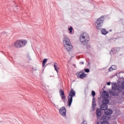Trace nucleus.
<instances>
[{
  "mask_svg": "<svg viewBox=\"0 0 124 124\" xmlns=\"http://www.w3.org/2000/svg\"><path fill=\"white\" fill-rule=\"evenodd\" d=\"M109 102H110L109 99L107 98L104 99L102 101V104L100 107L102 110H104L105 114L101 117V120H110L111 119L110 115L113 114V110L111 109H108V105L107 104H108Z\"/></svg>",
  "mask_w": 124,
  "mask_h": 124,
  "instance_id": "nucleus-1",
  "label": "nucleus"
},
{
  "mask_svg": "<svg viewBox=\"0 0 124 124\" xmlns=\"http://www.w3.org/2000/svg\"><path fill=\"white\" fill-rule=\"evenodd\" d=\"M27 44V40H17L14 43V46L17 49L25 47Z\"/></svg>",
  "mask_w": 124,
  "mask_h": 124,
  "instance_id": "nucleus-2",
  "label": "nucleus"
},
{
  "mask_svg": "<svg viewBox=\"0 0 124 124\" xmlns=\"http://www.w3.org/2000/svg\"><path fill=\"white\" fill-rule=\"evenodd\" d=\"M63 43L64 47L68 50V51H71V49H72V45H71L70 40L67 37H65L63 38Z\"/></svg>",
  "mask_w": 124,
  "mask_h": 124,
  "instance_id": "nucleus-3",
  "label": "nucleus"
},
{
  "mask_svg": "<svg viewBox=\"0 0 124 124\" xmlns=\"http://www.w3.org/2000/svg\"><path fill=\"white\" fill-rule=\"evenodd\" d=\"M76 93L75 91L73 90V89H71L70 91V93H69V95L68 96V103L67 104L69 107L71 106V104H72V101H73V97L75 96Z\"/></svg>",
  "mask_w": 124,
  "mask_h": 124,
  "instance_id": "nucleus-4",
  "label": "nucleus"
},
{
  "mask_svg": "<svg viewBox=\"0 0 124 124\" xmlns=\"http://www.w3.org/2000/svg\"><path fill=\"white\" fill-rule=\"evenodd\" d=\"M79 40L82 44L88 43V41L90 40V36H89V34H88V33L86 32H83L81 34Z\"/></svg>",
  "mask_w": 124,
  "mask_h": 124,
  "instance_id": "nucleus-5",
  "label": "nucleus"
},
{
  "mask_svg": "<svg viewBox=\"0 0 124 124\" xmlns=\"http://www.w3.org/2000/svg\"><path fill=\"white\" fill-rule=\"evenodd\" d=\"M103 22H104V16H102L96 21L95 26H96V29L100 30L102 28V26H103Z\"/></svg>",
  "mask_w": 124,
  "mask_h": 124,
  "instance_id": "nucleus-6",
  "label": "nucleus"
},
{
  "mask_svg": "<svg viewBox=\"0 0 124 124\" xmlns=\"http://www.w3.org/2000/svg\"><path fill=\"white\" fill-rule=\"evenodd\" d=\"M112 90L113 91H118L119 93L122 92V90H124V81H123L121 85H117L116 84H113V86H112Z\"/></svg>",
  "mask_w": 124,
  "mask_h": 124,
  "instance_id": "nucleus-7",
  "label": "nucleus"
},
{
  "mask_svg": "<svg viewBox=\"0 0 124 124\" xmlns=\"http://www.w3.org/2000/svg\"><path fill=\"white\" fill-rule=\"evenodd\" d=\"M59 113L62 116L65 117L66 116V109L64 107H62L59 110Z\"/></svg>",
  "mask_w": 124,
  "mask_h": 124,
  "instance_id": "nucleus-8",
  "label": "nucleus"
},
{
  "mask_svg": "<svg viewBox=\"0 0 124 124\" xmlns=\"http://www.w3.org/2000/svg\"><path fill=\"white\" fill-rule=\"evenodd\" d=\"M83 72V70H80L79 72H78V73H77L76 75H77V76H79L80 79H83V78H86V76L87 75V74Z\"/></svg>",
  "mask_w": 124,
  "mask_h": 124,
  "instance_id": "nucleus-9",
  "label": "nucleus"
},
{
  "mask_svg": "<svg viewBox=\"0 0 124 124\" xmlns=\"http://www.w3.org/2000/svg\"><path fill=\"white\" fill-rule=\"evenodd\" d=\"M104 112V109H101V108L100 107V108H98L96 110V116H97V118L98 119H99V118H100V117H101V115L102 112Z\"/></svg>",
  "mask_w": 124,
  "mask_h": 124,
  "instance_id": "nucleus-10",
  "label": "nucleus"
},
{
  "mask_svg": "<svg viewBox=\"0 0 124 124\" xmlns=\"http://www.w3.org/2000/svg\"><path fill=\"white\" fill-rule=\"evenodd\" d=\"M120 49V47H114L110 50L109 54L110 55H114V54H116V53L119 52Z\"/></svg>",
  "mask_w": 124,
  "mask_h": 124,
  "instance_id": "nucleus-11",
  "label": "nucleus"
},
{
  "mask_svg": "<svg viewBox=\"0 0 124 124\" xmlns=\"http://www.w3.org/2000/svg\"><path fill=\"white\" fill-rule=\"evenodd\" d=\"M59 93L62 99H65V95L64 94V91L62 89H60L59 91Z\"/></svg>",
  "mask_w": 124,
  "mask_h": 124,
  "instance_id": "nucleus-12",
  "label": "nucleus"
},
{
  "mask_svg": "<svg viewBox=\"0 0 124 124\" xmlns=\"http://www.w3.org/2000/svg\"><path fill=\"white\" fill-rule=\"evenodd\" d=\"M102 96L104 98H106V97L108 98L109 97V93L107 92V91L105 90H103L102 93Z\"/></svg>",
  "mask_w": 124,
  "mask_h": 124,
  "instance_id": "nucleus-13",
  "label": "nucleus"
},
{
  "mask_svg": "<svg viewBox=\"0 0 124 124\" xmlns=\"http://www.w3.org/2000/svg\"><path fill=\"white\" fill-rule=\"evenodd\" d=\"M109 94L112 95V96H118L119 95V93H116L115 91H109Z\"/></svg>",
  "mask_w": 124,
  "mask_h": 124,
  "instance_id": "nucleus-14",
  "label": "nucleus"
},
{
  "mask_svg": "<svg viewBox=\"0 0 124 124\" xmlns=\"http://www.w3.org/2000/svg\"><path fill=\"white\" fill-rule=\"evenodd\" d=\"M101 32L103 34V35H106V34H108V31H106V29H102L101 30Z\"/></svg>",
  "mask_w": 124,
  "mask_h": 124,
  "instance_id": "nucleus-15",
  "label": "nucleus"
},
{
  "mask_svg": "<svg viewBox=\"0 0 124 124\" xmlns=\"http://www.w3.org/2000/svg\"><path fill=\"white\" fill-rule=\"evenodd\" d=\"M95 105H96V103L95 102V98H93L92 100V107L93 109L95 108Z\"/></svg>",
  "mask_w": 124,
  "mask_h": 124,
  "instance_id": "nucleus-16",
  "label": "nucleus"
},
{
  "mask_svg": "<svg viewBox=\"0 0 124 124\" xmlns=\"http://www.w3.org/2000/svg\"><path fill=\"white\" fill-rule=\"evenodd\" d=\"M47 61H48V59H44L43 61V63H42V66L43 67H44L45 66V64H46V62H47Z\"/></svg>",
  "mask_w": 124,
  "mask_h": 124,
  "instance_id": "nucleus-17",
  "label": "nucleus"
},
{
  "mask_svg": "<svg viewBox=\"0 0 124 124\" xmlns=\"http://www.w3.org/2000/svg\"><path fill=\"white\" fill-rule=\"evenodd\" d=\"M57 65H58V63H57L56 62H55L54 63V66L55 70H56V71H57L58 72V71H59V70H58V67H57Z\"/></svg>",
  "mask_w": 124,
  "mask_h": 124,
  "instance_id": "nucleus-18",
  "label": "nucleus"
},
{
  "mask_svg": "<svg viewBox=\"0 0 124 124\" xmlns=\"http://www.w3.org/2000/svg\"><path fill=\"white\" fill-rule=\"evenodd\" d=\"M101 124H109V122L107 120H104L101 122Z\"/></svg>",
  "mask_w": 124,
  "mask_h": 124,
  "instance_id": "nucleus-19",
  "label": "nucleus"
},
{
  "mask_svg": "<svg viewBox=\"0 0 124 124\" xmlns=\"http://www.w3.org/2000/svg\"><path fill=\"white\" fill-rule=\"evenodd\" d=\"M92 95L93 96V98H95V92L94 91H92Z\"/></svg>",
  "mask_w": 124,
  "mask_h": 124,
  "instance_id": "nucleus-20",
  "label": "nucleus"
},
{
  "mask_svg": "<svg viewBox=\"0 0 124 124\" xmlns=\"http://www.w3.org/2000/svg\"><path fill=\"white\" fill-rule=\"evenodd\" d=\"M68 30L70 32V33L71 34V33H72V31H73V28L72 26H70V27L68 29Z\"/></svg>",
  "mask_w": 124,
  "mask_h": 124,
  "instance_id": "nucleus-21",
  "label": "nucleus"
},
{
  "mask_svg": "<svg viewBox=\"0 0 124 124\" xmlns=\"http://www.w3.org/2000/svg\"><path fill=\"white\" fill-rule=\"evenodd\" d=\"M111 67L112 68L113 70H116V69H117V66H116V65H112L111 66Z\"/></svg>",
  "mask_w": 124,
  "mask_h": 124,
  "instance_id": "nucleus-22",
  "label": "nucleus"
},
{
  "mask_svg": "<svg viewBox=\"0 0 124 124\" xmlns=\"http://www.w3.org/2000/svg\"><path fill=\"white\" fill-rule=\"evenodd\" d=\"M84 71L86 72V73H89V72H90V69L86 68L84 70Z\"/></svg>",
  "mask_w": 124,
  "mask_h": 124,
  "instance_id": "nucleus-23",
  "label": "nucleus"
},
{
  "mask_svg": "<svg viewBox=\"0 0 124 124\" xmlns=\"http://www.w3.org/2000/svg\"><path fill=\"white\" fill-rule=\"evenodd\" d=\"M81 124H88V123H87V121H86L85 120H84Z\"/></svg>",
  "mask_w": 124,
  "mask_h": 124,
  "instance_id": "nucleus-24",
  "label": "nucleus"
},
{
  "mask_svg": "<svg viewBox=\"0 0 124 124\" xmlns=\"http://www.w3.org/2000/svg\"><path fill=\"white\" fill-rule=\"evenodd\" d=\"M112 70H114L113 69V68H112V67L111 66L110 68H109L108 71H112Z\"/></svg>",
  "mask_w": 124,
  "mask_h": 124,
  "instance_id": "nucleus-25",
  "label": "nucleus"
},
{
  "mask_svg": "<svg viewBox=\"0 0 124 124\" xmlns=\"http://www.w3.org/2000/svg\"><path fill=\"white\" fill-rule=\"evenodd\" d=\"M107 85H108V86H110V85H111V82H107Z\"/></svg>",
  "mask_w": 124,
  "mask_h": 124,
  "instance_id": "nucleus-26",
  "label": "nucleus"
},
{
  "mask_svg": "<svg viewBox=\"0 0 124 124\" xmlns=\"http://www.w3.org/2000/svg\"><path fill=\"white\" fill-rule=\"evenodd\" d=\"M32 70H33V71H36V70H37V69H34V68H32Z\"/></svg>",
  "mask_w": 124,
  "mask_h": 124,
  "instance_id": "nucleus-27",
  "label": "nucleus"
},
{
  "mask_svg": "<svg viewBox=\"0 0 124 124\" xmlns=\"http://www.w3.org/2000/svg\"><path fill=\"white\" fill-rule=\"evenodd\" d=\"M27 58H28V59H29V60H31V56H27Z\"/></svg>",
  "mask_w": 124,
  "mask_h": 124,
  "instance_id": "nucleus-28",
  "label": "nucleus"
},
{
  "mask_svg": "<svg viewBox=\"0 0 124 124\" xmlns=\"http://www.w3.org/2000/svg\"><path fill=\"white\" fill-rule=\"evenodd\" d=\"M80 63L81 64H84V62H80Z\"/></svg>",
  "mask_w": 124,
  "mask_h": 124,
  "instance_id": "nucleus-29",
  "label": "nucleus"
}]
</instances>
